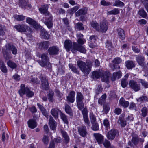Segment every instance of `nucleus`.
Segmentation results:
<instances>
[{"label": "nucleus", "instance_id": "nucleus-55", "mask_svg": "<svg viewBox=\"0 0 148 148\" xmlns=\"http://www.w3.org/2000/svg\"><path fill=\"white\" fill-rule=\"evenodd\" d=\"M148 100L147 97L146 96H142L138 99V101L139 102L147 101Z\"/></svg>", "mask_w": 148, "mask_h": 148}, {"label": "nucleus", "instance_id": "nucleus-36", "mask_svg": "<svg viewBox=\"0 0 148 148\" xmlns=\"http://www.w3.org/2000/svg\"><path fill=\"white\" fill-rule=\"evenodd\" d=\"M27 0H19V5L23 8L27 5Z\"/></svg>", "mask_w": 148, "mask_h": 148}, {"label": "nucleus", "instance_id": "nucleus-32", "mask_svg": "<svg viewBox=\"0 0 148 148\" xmlns=\"http://www.w3.org/2000/svg\"><path fill=\"white\" fill-rule=\"evenodd\" d=\"M69 67L71 70L74 73L77 74H79V72L75 66L72 64H69Z\"/></svg>", "mask_w": 148, "mask_h": 148}, {"label": "nucleus", "instance_id": "nucleus-20", "mask_svg": "<svg viewBox=\"0 0 148 148\" xmlns=\"http://www.w3.org/2000/svg\"><path fill=\"white\" fill-rule=\"evenodd\" d=\"M129 104L128 102L126 101L123 98H121L120 99L119 103L120 106L126 108L128 106Z\"/></svg>", "mask_w": 148, "mask_h": 148}, {"label": "nucleus", "instance_id": "nucleus-10", "mask_svg": "<svg viewBox=\"0 0 148 148\" xmlns=\"http://www.w3.org/2000/svg\"><path fill=\"white\" fill-rule=\"evenodd\" d=\"M129 86L135 91H137L140 89V85L134 80H131L129 83Z\"/></svg>", "mask_w": 148, "mask_h": 148}, {"label": "nucleus", "instance_id": "nucleus-9", "mask_svg": "<svg viewBox=\"0 0 148 148\" xmlns=\"http://www.w3.org/2000/svg\"><path fill=\"white\" fill-rule=\"evenodd\" d=\"M108 29V23L105 21L101 22L100 24V28L99 32L102 33H105Z\"/></svg>", "mask_w": 148, "mask_h": 148}, {"label": "nucleus", "instance_id": "nucleus-43", "mask_svg": "<svg viewBox=\"0 0 148 148\" xmlns=\"http://www.w3.org/2000/svg\"><path fill=\"white\" fill-rule=\"evenodd\" d=\"M75 27L79 30H82L84 29L82 24L80 23H77L76 24Z\"/></svg>", "mask_w": 148, "mask_h": 148}, {"label": "nucleus", "instance_id": "nucleus-49", "mask_svg": "<svg viewBox=\"0 0 148 148\" xmlns=\"http://www.w3.org/2000/svg\"><path fill=\"white\" fill-rule=\"evenodd\" d=\"M121 85L123 88L125 87L127 84V82L126 79H123L121 82Z\"/></svg>", "mask_w": 148, "mask_h": 148}, {"label": "nucleus", "instance_id": "nucleus-15", "mask_svg": "<svg viewBox=\"0 0 148 148\" xmlns=\"http://www.w3.org/2000/svg\"><path fill=\"white\" fill-rule=\"evenodd\" d=\"M42 85L43 88L45 90H47L49 88V85L47 79L44 76L41 78Z\"/></svg>", "mask_w": 148, "mask_h": 148}, {"label": "nucleus", "instance_id": "nucleus-30", "mask_svg": "<svg viewBox=\"0 0 148 148\" xmlns=\"http://www.w3.org/2000/svg\"><path fill=\"white\" fill-rule=\"evenodd\" d=\"M126 66L128 69H132L134 66V64L132 61H128L125 62Z\"/></svg>", "mask_w": 148, "mask_h": 148}, {"label": "nucleus", "instance_id": "nucleus-38", "mask_svg": "<svg viewBox=\"0 0 148 148\" xmlns=\"http://www.w3.org/2000/svg\"><path fill=\"white\" fill-rule=\"evenodd\" d=\"M0 68L3 72L6 73L7 71L6 67L3 62H1L0 63Z\"/></svg>", "mask_w": 148, "mask_h": 148}, {"label": "nucleus", "instance_id": "nucleus-26", "mask_svg": "<svg viewBox=\"0 0 148 148\" xmlns=\"http://www.w3.org/2000/svg\"><path fill=\"white\" fill-rule=\"evenodd\" d=\"M40 35L42 38L45 39H48L49 37V35L47 32L43 29L41 30Z\"/></svg>", "mask_w": 148, "mask_h": 148}, {"label": "nucleus", "instance_id": "nucleus-19", "mask_svg": "<svg viewBox=\"0 0 148 148\" xmlns=\"http://www.w3.org/2000/svg\"><path fill=\"white\" fill-rule=\"evenodd\" d=\"M49 123L51 129L53 130H55L56 127V123L51 116H50Z\"/></svg>", "mask_w": 148, "mask_h": 148}, {"label": "nucleus", "instance_id": "nucleus-60", "mask_svg": "<svg viewBox=\"0 0 148 148\" xmlns=\"http://www.w3.org/2000/svg\"><path fill=\"white\" fill-rule=\"evenodd\" d=\"M122 111V110L119 108H116L115 109L114 112L117 115H119L121 114Z\"/></svg>", "mask_w": 148, "mask_h": 148}, {"label": "nucleus", "instance_id": "nucleus-37", "mask_svg": "<svg viewBox=\"0 0 148 148\" xmlns=\"http://www.w3.org/2000/svg\"><path fill=\"white\" fill-rule=\"evenodd\" d=\"M61 118L65 123L68 124L69 123L66 116L62 112L60 114Z\"/></svg>", "mask_w": 148, "mask_h": 148}, {"label": "nucleus", "instance_id": "nucleus-21", "mask_svg": "<svg viewBox=\"0 0 148 148\" xmlns=\"http://www.w3.org/2000/svg\"><path fill=\"white\" fill-rule=\"evenodd\" d=\"M28 127L31 129H33L37 126L36 121L32 119L29 120L27 122Z\"/></svg>", "mask_w": 148, "mask_h": 148}, {"label": "nucleus", "instance_id": "nucleus-33", "mask_svg": "<svg viewBox=\"0 0 148 148\" xmlns=\"http://www.w3.org/2000/svg\"><path fill=\"white\" fill-rule=\"evenodd\" d=\"M61 132L63 137L64 138L65 141L67 143H68L69 141V139L67 133L63 130H62Z\"/></svg>", "mask_w": 148, "mask_h": 148}, {"label": "nucleus", "instance_id": "nucleus-51", "mask_svg": "<svg viewBox=\"0 0 148 148\" xmlns=\"http://www.w3.org/2000/svg\"><path fill=\"white\" fill-rule=\"evenodd\" d=\"M139 13L140 15L143 17L146 16V13L145 11L143 9L140 10L139 12Z\"/></svg>", "mask_w": 148, "mask_h": 148}, {"label": "nucleus", "instance_id": "nucleus-25", "mask_svg": "<svg viewBox=\"0 0 148 148\" xmlns=\"http://www.w3.org/2000/svg\"><path fill=\"white\" fill-rule=\"evenodd\" d=\"M84 97L83 95L80 92L77 93L76 100L77 102L83 101Z\"/></svg>", "mask_w": 148, "mask_h": 148}, {"label": "nucleus", "instance_id": "nucleus-31", "mask_svg": "<svg viewBox=\"0 0 148 148\" xmlns=\"http://www.w3.org/2000/svg\"><path fill=\"white\" fill-rule=\"evenodd\" d=\"M7 64L8 66L13 69L16 68L17 66L16 63L10 60L7 62Z\"/></svg>", "mask_w": 148, "mask_h": 148}, {"label": "nucleus", "instance_id": "nucleus-23", "mask_svg": "<svg viewBox=\"0 0 148 148\" xmlns=\"http://www.w3.org/2000/svg\"><path fill=\"white\" fill-rule=\"evenodd\" d=\"M136 58L137 62L140 65H143L144 59L143 57L140 56H136Z\"/></svg>", "mask_w": 148, "mask_h": 148}, {"label": "nucleus", "instance_id": "nucleus-34", "mask_svg": "<svg viewBox=\"0 0 148 148\" xmlns=\"http://www.w3.org/2000/svg\"><path fill=\"white\" fill-rule=\"evenodd\" d=\"M101 73L100 71H94L92 73L93 78L97 79L101 75Z\"/></svg>", "mask_w": 148, "mask_h": 148}, {"label": "nucleus", "instance_id": "nucleus-52", "mask_svg": "<svg viewBox=\"0 0 148 148\" xmlns=\"http://www.w3.org/2000/svg\"><path fill=\"white\" fill-rule=\"evenodd\" d=\"M78 108L80 110H81L84 107L83 101L77 102Z\"/></svg>", "mask_w": 148, "mask_h": 148}, {"label": "nucleus", "instance_id": "nucleus-6", "mask_svg": "<svg viewBox=\"0 0 148 148\" xmlns=\"http://www.w3.org/2000/svg\"><path fill=\"white\" fill-rule=\"evenodd\" d=\"M14 27L20 32H25L27 31L30 32H31V29L30 27L26 25H18L14 26Z\"/></svg>", "mask_w": 148, "mask_h": 148}, {"label": "nucleus", "instance_id": "nucleus-54", "mask_svg": "<svg viewBox=\"0 0 148 148\" xmlns=\"http://www.w3.org/2000/svg\"><path fill=\"white\" fill-rule=\"evenodd\" d=\"M92 124V129L94 131H96L98 130L99 127L97 124L95 123Z\"/></svg>", "mask_w": 148, "mask_h": 148}, {"label": "nucleus", "instance_id": "nucleus-47", "mask_svg": "<svg viewBox=\"0 0 148 148\" xmlns=\"http://www.w3.org/2000/svg\"><path fill=\"white\" fill-rule=\"evenodd\" d=\"M142 115L145 117L146 116L147 113V110L146 108H143L141 110Z\"/></svg>", "mask_w": 148, "mask_h": 148}, {"label": "nucleus", "instance_id": "nucleus-3", "mask_svg": "<svg viewBox=\"0 0 148 148\" xmlns=\"http://www.w3.org/2000/svg\"><path fill=\"white\" fill-rule=\"evenodd\" d=\"M20 96L22 97L24 95L28 98H31L34 96V92L30 90L27 87H25V85L21 84L20 86V89L19 90Z\"/></svg>", "mask_w": 148, "mask_h": 148}, {"label": "nucleus", "instance_id": "nucleus-57", "mask_svg": "<svg viewBox=\"0 0 148 148\" xmlns=\"http://www.w3.org/2000/svg\"><path fill=\"white\" fill-rule=\"evenodd\" d=\"M101 5L104 6H109L111 5L110 2H107L104 0L101 1Z\"/></svg>", "mask_w": 148, "mask_h": 148}, {"label": "nucleus", "instance_id": "nucleus-61", "mask_svg": "<svg viewBox=\"0 0 148 148\" xmlns=\"http://www.w3.org/2000/svg\"><path fill=\"white\" fill-rule=\"evenodd\" d=\"M82 114L83 116H88V112L86 108H84L82 111Z\"/></svg>", "mask_w": 148, "mask_h": 148}, {"label": "nucleus", "instance_id": "nucleus-16", "mask_svg": "<svg viewBox=\"0 0 148 148\" xmlns=\"http://www.w3.org/2000/svg\"><path fill=\"white\" fill-rule=\"evenodd\" d=\"M93 136L99 144H101L102 143L103 140V137L102 135L99 133H94Z\"/></svg>", "mask_w": 148, "mask_h": 148}, {"label": "nucleus", "instance_id": "nucleus-27", "mask_svg": "<svg viewBox=\"0 0 148 148\" xmlns=\"http://www.w3.org/2000/svg\"><path fill=\"white\" fill-rule=\"evenodd\" d=\"M119 37L121 40H123L125 39V35L124 31L122 29H119L118 31Z\"/></svg>", "mask_w": 148, "mask_h": 148}, {"label": "nucleus", "instance_id": "nucleus-18", "mask_svg": "<svg viewBox=\"0 0 148 148\" xmlns=\"http://www.w3.org/2000/svg\"><path fill=\"white\" fill-rule=\"evenodd\" d=\"M122 75V73L120 71L114 72L111 77V80L112 81H114L116 79H119V78H120L121 77Z\"/></svg>", "mask_w": 148, "mask_h": 148}, {"label": "nucleus", "instance_id": "nucleus-5", "mask_svg": "<svg viewBox=\"0 0 148 148\" xmlns=\"http://www.w3.org/2000/svg\"><path fill=\"white\" fill-rule=\"evenodd\" d=\"M41 58V60L37 61L38 62L42 67H45L46 68H49L51 64L48 61L49 58L47 53H42L39 56Z\"/></svg>", "mask_w": 148, "mask_h": 148}, {"label": "nucleus", "instance_id": "nucleus-41", "mask_svg": "<svg viewBox=\"0 0 148 148\" xmlns=\"http://www.w3.org/2000/svg\"><path fill=\"white\" fill-rule=\"evenodd\" d=\"M25 16L23 15H16L14 16L15 18L18 21H23L25 19Z\"/></svg>", "mask_w": 148, "mask_h": 148}, {"label": "nucleus", "instance_id": "nucleus-14", "mask_svg": "<svg viewBox=\"0 0 148 148\" xmlns=\"http://www.w3.org/2000/svg\"><path fill=\"white\" fill-rule=\"evenodd\" d=\"M59 51L58 47L55 46L50 47L48 50V52L50 55H57Z\"/></svg>", "mask_w": 148, "mask_h": 148}, {"label": "nucleus", "instance_id": "nucleus-1", "mask_svg": "<svg viewBox=\"0 0 148 148\" xmlns=\"http://www.w3.org/2000/svg\"><path fill=\"white\" fill-rule=\"evenodd\" d=\"M48 6L47 5H42L39 8V10L40 13L45 16L46 21L44 22L45 24L47 25L48 28H51L53 25L52 21V16L48 11Z\"/></svg>", "mask_w": 148, "mask_h": 148}, {"label": "nucleus", "instance_id": "nucleus-46", "mask_svg": "<svg viewBox=\"0 0 148 148\" xmlns=\"http://www.w3.org/2000/svg\"><path fill=\"white\" fill-rule=\"evenodd\" d=\"M103 144L105 147L106 148H109L110 146V142L107 140H105L103 143Z\"/></svg>", "mask_w": 148, "mask_h": 148}, {"label": "nucleus", "instance_id": "nucleus-45", "mask_svg": "<svg viewBox=\"0 0 148 148\" xmlns=\"http://www.w3.org/2000/svg\"><path fill=\"white\" fill-rule=\"evenodd\" d=\"M49 138L48 136L45 135L42 138V141L45 144L47 145L49 142Z\"/></svg>", "mask_w": 148, "mask_h": 148}, {"label": "nucleus", "instance_id": "nucleus-62", "mask_svg": "<svg viewBox=\"0 0 148 148\" xmlns=\"http://www.w3.org/2000/svg\"><path fill=\"white\" fill-rule=\"evenodd\" d=\"M134 118L133 115L132 114H129L127 117L126 118V120L127 121L130 122L132 121L133 119Z\"/></svg>", "mask_w": 148, "mask_h": 148}, {"label": "nucleus", "instance_id": "nucleus-13", "mask_svg": "<svg viewBox=\"0 0 148 148\" xmlns=\"http://www.w3.org/2000/svg\"><path fill=\"white\" fill-rule=\"evenodd\" d=\"M26 22L32 26L36 29L39 28V26L36 22L30 17H27L26 18Z\"/></svg>", "mask_w": 148, "mask_h": 148}, {"label": "nucleus", "instance_id": "nucleus-48", "mask_svg": "<svg viewBox=\"0 0 148 148\" xmlns=\"http://www.w3.org/2000/svg\"><path fill=\"white\" fill-rule=\"evenodd\" d=\"M139 141L137 136L133 137L132 139V142L134 145L137 144Z\"/></svg>", "mask_w": 148, "mask_h": 148}, {"label": "nucleus", "instance_id": "nucleus-64", "mask_svg": "<svg viewBox=\"0 0 148 148\" xmlns=\"http://www.w3.org/2000/svg\"><path fill=\"white\" fill-rule=\"evenodd\" d=\"M78 6H76L73 8H72L71 10V12L72 13H73L75 12L78 9Z\"/></svg>", "mask_w": 148, "mask_h": 148}, {"label": "nucleus", "instance_id": "nucleus-53", "mask_svg": "<svg viewBox=\"0 0 148 148\" xmlns=\"http://www.w3.org/2000/svg\"><path fill=\"white\" fill-rule=\"evenodd\" d=\"M90 117L92 123L93 124V123H95L96 121V118L95 116L93 114H90Z\"/></svg>", "mask_w": 148, "mask_h": 148}, {"label": "nucleus", "instance_id": "nucleus-8", "mask_svg": "<svg viewBox=\"0 0 148 148\" xmlns=\"http://www.w3.org/2000/svg\"><path fill=\"white\" fill-rule=\"evenodd\" d=\"M75 42H72L70 40H66L64 43V46L66 51L68 52L74 48V43Z\"/></svg>", "mask_w": 148, "mask_h": 148}, {"label": "nucleus", "instance_id": "nucleus-2", "mask_svg": "<svg viewBox=\"0 0 148 148\" xmlns=\"http://www.w3.org/2000/svg\"><path fill=\"white\" fill-rule=\"evenodd\" d=\"M86 64H87L82 61L79 60L77 62L78 66L84 74L86 75L88 74L91 70L92 68V62L90 61H87Z\"/></svg>", "mask_w": 148, "mask_h": 148}, {"label": "nucleus", "instance_id": "nucleus-24", "mask_svg": "<svg viewBox=\"0 0 148 148\" xmlns=\"http://www.w3.org/2000/svg\"><path fill=\"white\" fill-rule=\"evenodd\" d=\"M87 9L86 8H82L78 11L75 13L77 16H79L82 14H86L87 13Z\"/></svg>", "mask_w": 148, "mask_h": 148}, {"label": "nucleus", "instance_id": "nucleus-12", "mask_svg": "<svg viewBox=\"0 0 148 148\" xmlns=\"http://www.w3.org/2000/svg\"><path fill=\"white\" fill-rule=\"evenodd\" d=\"M118 134V133L117 131L114 130H112L108 132L106 136L108 139L110 140H112Z\"/></svg>", "mask_w": 148, "mask_h": 148}, {"label": "nucleus", "instance_id": "nucleus-44", "mask_svg": "<svg viewBox=\"0 0 148 148\" xmlns=\"http://www.w3.org/2000/svg\"><path fill=\"white\" fill-rule=\"evenodd\" d=\"M65 110L66 113L71 115V110L70 107L68 105L66 104L65 106Z\"/></svg>", "mask_w": 148, "mask_h": 148}, {"label": "nucleus", "instance_id": "nucleus-29", "mask_svg": "<svg viewBox=\"0 0 148 148\" xmlns=\"http://www.w3.org/2000/svg\"><path fill=\"white\" fill-rule=\"evenodd\" d=\"M49 42L48 41L41 42L39 44V46L41 48H47L49 45Z\"/></svg>", "mask_w": 148, "mask_h": 148}, {"label": "nucleus", "instance_id": "nucleus-39", "mask_svg": "<svg viewBox=\"0 0 148 148\" xmlns=\"http://www.w3.org/2000/svg\"><path fill=\"white\" fill-rule=\"evenodd\" d=\"M119 12V10L117 8H114L112 10L108 12V14H114L116 15L118 14Z\"/></svg>", "mask_w": 148, "mask_h": 148}, {"label": "nucleus", "instance_id": "nucleus-50", "mask_svg": "<svg viewBox=\"0 0 148 148\" xmlns=\"http://www.w3.org/2000/svg\"><path fill=\"white\" fill-rule=\"evenodd\" d=\"M121 62L122 60L119 57L115 58L112 61L113 63L116 64L120 63Z\"/></svg>", "mask_w": 148, "mask_h": 148}, {"label": "nucleus", "instance_id": "nucleus-40", "mask_svg": "<svg viewBox=\"0 0 148 148\" xmlns=\"http://www.w3.org/2000/svg\"><path fill=\"white\" fill-rule=\"evenodd\" d=\"M84 121L87 127L90 126V123L88 118V116H83Z\"/></svg>", "mask_w": 148, "mask_h": 148}, {"label": "nucleus", "instance_id": "nucleus-4", "mask_svg": "<svg viewBox=\"0 0 148 148\" xmlns=\"http://www.w3.org/2000/svg\"><path fill=\"white\" fill-rule=\"evenodd\" d=\"M6 52L3 53L4 56L6 60H8L12 58V56L10 52L8 53V50H10L13 54H16L17 53V50L14 46L9 44H8L6 45Z\"/></svg>", "mask_w": 148, "mask_h": 148}, {"label": "nucleus", "instance_id": "nucleus-22", "mask_svg": "<svg viewBox=\"0 0 148 148\" xmlns=\"http://www.w3.org/2000/svg\"><path fill=\"white\" fill-rule=\"evenodd\" d=\"M58 112H60V114L62 112L61 111L58 109H53L51 111V114L55 119L58 118Z\"/></svg>", "mask_w": 148, "mask_h": 148}, {"label": "nucleus", "instance_id": "nucleus-63", "mask_svg": "<svg viewBox=\"0 0 148 148\" xmlns=\"http://www.w3.org/2000/svg\"><path fill=\"white\" fill-rule=\"evenodd\" d=\"M103 124L106 127H108L110 126L109 123L107 119H105L103 121Z\"/></svg>", "mask_w": 148, "mask_h": 148}, {"label": "nucleus", "instance_id": "nucleus-11", "mask_svg": "<svg viewBox=\"0 0 148 148\" xmlns=\"http://www.w3.org/2000/svg\"><path fill=\"white\" fill-rule=\"evenodd\" d=\"M78 131L80 136L82 137H86L88 134L87 129L85 126H82L78 127Z\"/></svg>", "mask_w": 148, "mask_h": 148}, {"label": "nucleus", "instance_id": "nucleus-28", "mask_svg": "<svg viewBox=\"0 0 148 148\" xmlns=\"http://www.w3.org/2000/svg\"><path fill=\"white\" fill-rule=\"evenodd\" d=\"M124 114H122L119 118V123L122 127H124L126 125V122L124 121L123 118L124 117Z\"/></svg>", "mask_w": 148, "mask_h": 148}, {"label": "nucleus", "instance_id": "nucleus-42", "mask_svg": "<svg viewBox=\"0 0 148 148\" xmlns=\"http://www.w3.org/2000/svg\"><path fill=\"white\" fill-rule=\"evenodd\" d=\"M124 3L123 2L119 0H116L115 1V3L113 4V6H122L124 5Z\"/></svg>", "mask_w": 148, "mask_h": 148}, {"label": "nucleus", "instance_id": "nucleus-35", "mask_svg": "<svg viewBox=\"0 0 148 148\" xmlns=\"http://www.w3.org/2000/svg\"><path fill=\"white\" fill-rule=\"evenodd\" d=\"M91 26L96 30L99 31V24L96 21H92L91 23Z\"/></svg>", "mask_w": 148, "mask_h": 148}, {"label": "nucleus", "instance_id": "nucleus-7", "mask_svg": "<svg viewBox=\"0 0 148 148\" xmlns=\"http://www.w3.org/2000/svg\"><path fill=\"white\" fill-rule=\"evenodd\" d=\"M74 48L72 50V52L73 53H75L77 51L83 53H85L86 52L84 47L82 45H79L76 42L74 43Z\"/></svg>", "mask_w": 148, "mask_h": 148}, {"label": "nucleus", "instance_id": "nucleus-17", "mask_svg": "<svg viewBox=\"0 0 148 148\" xmlns=\"http://www.w3.org/2000/svg\"><path fill=\"white\" fill-rule=\"evenodd\" d=\"M75 94V92L74 91L70 92L68 96L67 97V100L71 103L74 102Z\"/></svg>", "mask_w": 148, "mask_h": 148}, {"label": "nucleus", "instance_id": "nucleus-59", "mask_svg": "<svg viewBox=\"0 0 148 148\" xmlns=\"http://www.w3.org/2000/svg\"><path fill=\"white\" fill-rule=\"evenodd\" d=\"M141 83L142 84L143 86H144L145 88H148V83L145 81L141 80Z\"/></svg>", "mask_w": 148, "mask_h": 148}, {"label": "nucleus", "instance_id": "nucleus-56", "mask_svg": "<svg viewBox=\"0 0 148 148\" xmlns=\"http://www.w3.org/2000/svg\"><path fill=\"white\" fill-rule=\"evenodd\" d=\"M53 95V92L52 91H50L48 95V99L50 101H52V100Z\"/></svg>", "mask_w": 148, "mask_h": 148}, {"label": "nucleus", "instance_id": "nucleus-58", "mask_svg": "<svg viewBox=\"0 0 148 148\" xmlns=\"http://www.w3.org/2000/svg\"><path fill=\"white\" fill-rule=\"evenodd\" d=\"M85 42V40L82 38L78 39L77 42L79 44L83 45Z\"/></svg>", "mask_w": 148, "mask_h": 148}]
</instances>
